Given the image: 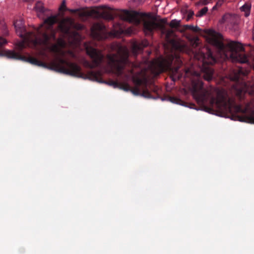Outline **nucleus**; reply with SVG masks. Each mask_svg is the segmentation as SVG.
Listing matches in <instances>:
<instances>
[{
    "instance_id": "nucleus-19",
    "label": "nucleus",
    "mask_w": 254,
    "mask_h": 254,
    "mask_svg": "<svg viewBox=\"0 0 254 254\" xmlns=\"http://www.w3.org/2000/svg\"><path fill=\"white\" fill-rule=\"evenodd\" d=\"M185 27L186 29L190 30L194 32H198L200 30L197 26H193L191 25H186Z\"/></svg>"
},
{
    "instance_id": "nucleus-4",
    "label": "nucleus",
    "mask_w": 254,
    "mask_h": 254,
    "mask_svg": "<svg viewBox=\"0 0 254 254\" xmlns=\"http://www.w3.org/2000/svg\"><path fill=\"white\" fill-rule=\"evenodd\" d=\"M209 43L215 46L219 53L225 58L230 59L233 63H247L249 60L244 53V49L241 44L231 41L225 44L221 41L222 35L212 31L210 34Z\"/></svg>"
},
{
    "instance_id": "nucleus-18",
    "label": "nucleus",
    "mask_w": 254,
    "mask_h": 254,
    "mask_svg": "<svg viewBox=\"0 0 254 254\" xmlns=\"http://www.w3.org/2000/svg\"><path fill=\"white\" fill-rule=\"evenodd\" d=\"M170 26L171 28H178L180 26V21L176 19L172 20L170 23Z\"/></svg>"
},
{
    "instance_id": "nucleus-6",
    "label": "nucleus",
    "mask_w": 254,
    "mask_h": 254,
    "mask_svg": "<svg viewBox=\"0 0 254 254\" xmlns=\"http://www.w3.org/2000/svg\"><path fill=\"white\" fill-rule=\"evenodd\" d=\"M128 50L122 47L119 48L117 54L107 55V64L111 71L118 76L122 75L125 66L128 63Z\"/></svg>"
},
{
    "instance_id": "nucleus-31",
    "label": "nucleus",
    "mask_w": 254,
    "mask_h": 254,
    "mask_svg": "<svg viewBox=\"0 0 254 254\" xmlns=\"http://www.w3.org/2000/svg\"><path fill=\"white\" fill-rule=\"evenodd\" d=\"M23 0L25 1H26V2L30 1V0Z\"/></svg>"
},
{
    "instance_id": "nucleus-26",
    "label": "nucleus",
    "mask_w": 254,
    "mask_h": 254,
    "mask_svg": "<svg viewBox=\"0 0 254 254\" xmlns=\"http://www.w3.org/2000/svg\"><path fill=\"white\" fill-rule=\"evenodd\" d=\"M34 33L33 32V42H32V43H33V48L35 46H36L37 43V40L35 39H34Z\"/></svg>"
},
{
    "instance_id": "nucleus-11",
    "label": "nucleus",
    "mask_w": 254,
    "mask_h": 254,
    "mask_svg": "<svg viewBox=\"0 0 254 254\" xmlns=\"http://www.w3.org/2000/svg\"><path fill=\"white\" fill-rule=\"evenodd\" d=\"M81 27L80 25L76 24L74 20L70 17L64 18L59 22L58 25V28L61 32L67 35H70L71 28L79 29L81 28Z\"/></svg>"
},
{
    "instance_id": "nucleus-32",
    "label": "nucleus",
    "mask_w": 254,
    "mask_h": 254,
    "mask_svg": "<svg viewBox=\"0 0 254 254\" xmlns=\"http://www.w3.org/2000/svg\"><path fill=\"white\" fill-rule=\"evenodd\" d=\"M99 0H94V1H98Z\"/></svg>"
},
{
    "instance_id": "nucleus-1",
    "label": "nucleus",
    "mask_w": 254,
    "mask_h": 254,
    "mask_svg": "<svg viewBox=\"0 0 254 254\" xmlns=\"http://www.w3.org/2000/svg\"><path fill=\"white\" fill-rule=\"evenodd\" d=\"M206 53L201 51L198 60L202 63L200 71L187 69L181 72L180 68L182 62L177 58L175 62L177 65H173L174 57L171 56L167 58H160L154 62V74L158 75L160 73L168 71L171 74L173 80L184 78L187 84H190V90L196 102L204 110L211 113L214 108L223 110L232 114L241 113L242 116H237V120L240 122L254 124V110L249 106L243 108L241 105L236 103L235 99L230 97L224 89H220L213 86L208 89L203 87L202 79L209 81L214 78V71L210 66L216 63L217 60L209 49H206Z\"/></svg>"
},
{
    "instance_id": "nucleus-30",
    "label": "nucleus",
    "mask_w": 254,
    "mask_h": 254,
    "mask_svg": "<svg viewBox=\"0 0 254 254\" xmlns=\"http://www.w3.org/2000/svg\"><path fill=\"white\" fill-rule=\"evenodd\" d=\"M70 10V11H71L72 13H74L76 11V10H75V9H71V10Z\"/></svg>"
},
{
    "instance_id": "nucleus-10",
    "label": "nucleus",
    "mask_w": 254,
    "mask_h": 254,
    "mask_svg": "<svg viewBox=\"0 0 254 254\" xmlns=\"http://www.w3.org/2000/svg\"><path fill=\"white\" fill-rule=\"evenodd\" d=\"M249 73V71L244 70L242 67H239L236 69L232 70L229 75L230 79L235 81L238 84H242L244 88H247L248 85L245 81V77Z\"/></svg>"
},
{
    "instance_id": "nucleus-8",
    "label": "nucleus",
    "mask_w": 254,
    "mask_h": 254,
    "mask_svg": "<svg viewBox=\"0 0 254 254\" xmlns=\"http://www.w3.org/2000/svg\"><path fill=\"white\" fill-rule=\"evenodd\" d=\"M84 79H89L93 81H96L100 83H105L114 88H118L124 90H129V86L126 85V82H119L116 81L110 80L108 82H104L102 78V72L101 71H90L87 74L84 73L82 77Z\"/></svg>"
},
{
    "instance_id": "nucleus-24",
    "label": "nucleus",
    "mask_w": 254,
    "mask_h": 254,
    "mask_svg": "<svg viewBox=\"0 0 254 254\" xmlns=\"http://www.w3.org/2000/svg\"><path fill=\"white\" fill-rule=\"evenodd\" d=\"M198 45H199V39L197 37H196L194 39V41L193 44V46H194L195 47H197L198 46Z\"/></svg>"
},
{
    "instance_id": "nucleus-5",
    "label": "nucleus",
    "mask_w": 254,
    "mask_h": 254,
    "mask_svg": "<svg viewBox=\"0 0 254 254\" xmlns=\"http://www.w3.org/2000/svg\"><path fill=\"white\" fill-rule=\"evenodd\" d=\"M17 34L23 39L16 42L14 45V49L4 51L3 55L9 59L21 60L32 63V58L30 55L28 58L21 56V52L27 47H30L31 43V33L26 31L25 27L22 19L16 20L14 23Z\"/></svg>"
},
{
    "instance_id": "nucleus-23",
    "label": "nucleus",
    "mask_w": 254,
    "mask_h": 254,
    "mask_svg": "<svg viewBox=\"0 0 254 254\" xmlns=\"http://www.w3.org/2000/svg\"><path fill=\"white\" fill-rule=\"evenodd\" d=\"M6 43H7L6 40L5 39H4L3 38L0 37V47L6 44Z\"/></svg>"
},
{
    "instance_id": "nucleus-27",
    "label": "nucleus",
    "mask_w": 254,
    "mask_h": 254,
    "mask_svg": "<svg viewBox=\"0 0 254 254\" xmlns=\"http://www.w3.org/2000/svg\"><path fill=\"white\" fill-rule=\"evenodd\" d=\"M148 44H149V43L147 41L142 42V45L143 47H147L148 45Z\"/></svg>"
},
{
    "instance_id": "nucleus-21",
    "label": "nucleus",
    "mask_w": 254,
    "mask_h": 254,
    "mask_svg": "<svg viewBox=\"0 0 254 254\" xmlns=\"http://www.w3.org/2000/svg\"><path fill=\"white\" fill-rule=\"evenodd\" d=\"M211 0H200L196 3V5H205L209 3Z\"/></svg>"
},
{
    "instance_id": "nucleus-12",
    "label": "nucleus",
    "mask_w": 254,
    "mask_h": 254,
    "mask_svg": "<svg viewBox=\"0 0 254 254\" xmlns=\"http://www.w3.org/2000/svg\"><path fill=\"white\" fill-rule=\"evenodd\" d=\"M126 85L129 86V90H125L126 91H130L135 95H141L145 98H151L152 95L147 89H143L138 87H131L126 82Z\"/></svg>"
},
{
    "instance_id": "nucleus-7",
    "label": "nucleus",
    "mask_w": 254,
    "mask_h": 254,
    "mask_svg": "<svg viewBox=\"0 0 254 254\" xmlns=\"http://www.w3.org/2000/svg\"><path fill=\"white\" fill-rule=\"evenodd\" d=\"M91 30L93 38L98 41L104 40L110 37H116L122 32L120 27L119 30L108 32L105 26L100 23L93 24Z\"/></svg>"
},
{
    "instance_id": "nucleus-25",
    "label": "nucleus",
    "mask_w": 254,
    "mask_h": 254,
    "mask_svg": "<svg viewBox=\"0 0 254 254\" xmlns=\"http://www.w3.org/2000/svg\"><path fill=\"white\" fill-rule=\"evenodd\" d=\"M193 14H194V13L193 11L189 12V13H188L187 18V20L188 21L189 20L190 18H191L192 17Z\"/></svg>"
},
{
    "instance_id": "nucleus-33",
    "label": "nucleus",
    "mask_w": 254,
    "mask_h": 254,
    "mask_svg": "<svg viewBox=\"0 0 254 254\" xmlns=\"http://www.w3.org/2000/svg\"><path fill=\"white\" fill-rule=\"evenodd\" d=\"M244 90V89H241V92L242 91Z\"/></svg>"
},
{
    "instance_id": "nucleus-22",
    "label": "nucleus",
    "mask_w": 254,
    "mask_h": 254,
    "mask_svg": "<svg viewBox=\"0 0 254 254\" xmlns=\"http://www.w3.org/2000/svg\"><path fill=\"white\" fill-rule=\"evenodd\" d=\"M59 10L62 11H64L67 10L66 8L65 1L63 0L60 8Z\"/></svg>"
},
{
    "instance_id": "nucleus-3",
    "label": "nucleus",
    "mask_w": 254,
    "mask_h": 254,
    "mask_svg": "<svg viewBox=\"0 0 254 254\" xmlns=\"http://www.w3.org/2000/svg\"><path fill=\"white\" fill-rule=\"evenodd\" d=\"M98 13L105 19L113 20L114 15L118 14L123 20L132 23L136 25L142 23L143 29L146 35H152L156 29L164 30L167 19H161L158 22L156 18L153 17L151 14L141 13L136 11H130L127 10H117L103 5L99 6Z\"/></svg>"
},
{
    "instance_id": "nucleus-13",
    "label": "nucleus",
    "mask_w": 254,
    "mask_h": 254,
    "mask_svg": "<svg viewBox=\"0 0 254 254\" xmlns=\"http://www.w3.org/2000/svg\"><path fill=\"white\" fill-rule=\"evenodd\" d=\"M34 9L37 12V16L40 18L44 19L48 15V10L44 8L43 4L40 1L36 3Z\"/></svg>"
},
{
    "instance_id": "nucleus-17",
    "label": "nucleus",
    "mask_w": 254,
    "mask_h": 254,
    "mask_svg": "<svg viewBox=\"0 0 254 254\" xmlns=\"http://www.w3.org/2000/svg\"><path fill=\"white\" fill-rule=\"evenodd\" d=\"M208 11V8L207 7H204L203 8L199 10L196 13V17H202L203 15H205Z\"/></svg>"
},
{
    "instance_id": "nucleus-20",
    "label": "nucleus",
    "mask_w": 254,
    "mask_h": 254,
    "mask_svg": "<svg viewBox=\"0 0 254 254\" xmlns=\"http://www.w3.org/2000/svg\"><path fill=\"white\" fill-rule=\"evenodd\" d=\"M57 45H59V47H60L61 49V48H64L65 47L66 43L64 40L62 39H59L57 40Z\"/></svg>"
},
{
    "instance_id": "nucleus-28",
    "label": "nucleus",
    "mask_w": 254,
    "mask_h": 254,
    "mask_svg": "<svg viewBox=\"0 0 254 254\" xmlns=\"http://www.w3.org/2000/svg\"><path fill=\"white\" fill-rule=\"evenodd\" d=\"M224 0H219L217 2L216 5L218 6L221 5L223 2H224Z\"/></svg>"
},
{
    "instance_id": "nucleus-16",
    "label": "nucleus",
    "mask_w": 254,
    "mask_h": 254,
    "mask_svg": "<svg viewBox=\"0 0 254 254\" xmlns=\"http://www.w3.org/2000/svg\"><path fill=\"white\" fill-rule=\"evenodd\" d=\"M168 100L171 102L178 105H184L185 104L184 101L176 97H169Z\"/></svg>"
},
{
    "instance_id": "nucleus-9",
    "label": "nucleus",
    "mask_w": 254,
    "mask_h": 254,
    "mask_svg": "<svg viewBox=\"0 0 254 254\" xmlns=\"http://www.w3.org/2000/svg\"><path fill=\"white\" fill-rule=\"evenodd\" d=\"M87 54L92 59V63L85 61L84 65L85 67L92 69L99 66L103 62L104 56L102 52L92 47L88 46L86 48Z\"/></svg>"
},
{
    "instance_id": "nucleus-29",
    "label": "nucleus",
    "mask_w": 254,
    "mask_h": 254,
    "mask_svg": "<svg viewBox=\"0 0 254 254\" xmlns=\"http://www.w3.org/2000/svg\"><path fill=\"white\" fill-rule=\"evenodd\" d=\"M252 67H253V68L254 70V58H253V63L252 64Z\"/></svg>"
},
{
    "instance_id": "nucleus-14",
    "label": "nucleus",
    "mask_w": 254,
    "mask_h": 254,
    "mask_svg": "<svg viewBox=\"0 0 254 254\" xmlns=\"http://www.w3.org/2000/svg\"><path fill=\"white\" fill-rule=\"evenodd\" d=\"M132 81L134 84L135 87H138L143 89H147V83L146 80L140 79L138 77L133 76Z\"/></svg>"
},
{
    "instance_id": "nucleus-15",
    "label": "nucleus",
    "mask_w": 254,
    "mask_h": 254,
    "mask_svg": "<svg viewBox=\"0 0 254 254\" xmlns=\"http://www.w3.org/2000/svg\"><path fill=\"white\" fill-rule=\"evenodd\" d=\"M251 9V4L249 2L245 3L242 6L240 7L241 11L244 12V15L246 17L250 15Z\"/></svg>"
},
{
    "instance_id": "nucleus-2",
    "label": "nucleus",
    "mask_w": 254,
    "mask_h": 254,
    "mask_svg": "<svg viewBox=\"0 0 254 254\" xmlns=\"http://www.w3.org/2000/svg\"><path fill=\"white\" fill-rule=\"evenodd\" d=\"M59 22L58 15H52L46 18L44 21V24L45 29L49 31L50 33L43 32L40 39L41 44L46 47H48L50 52L53 54L54 60L49 63H46L38 61L33 55V64L72 76L82 77L84 73L81 71V67L77 64L70 62L64 59L65 53L59 47V45L55 44L49 46L50 40H56V32L53 29V25Z\"/></svg>"
}]
</instances>
